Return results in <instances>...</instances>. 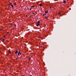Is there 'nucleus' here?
Masks as SVG:
<instances>
[{
    "label": "nucleus",
    "instance_id": "nucleus-1",
    "mask_svg": "<svg viewBox=\"0 0 76 76\" xmlns=\"http://www.w3.org/2000/svg\"><path fill=\"white\" fill-rule=\"evenodd\" d=\"M37 26H39V25L40 24L39 23H40V21L39 20H38L37 22Z\"/></svg>",
    "mask_w": 76,
    "mask_h": 76
},
{
    "label": "nucleus",
    "instance_id": "nucleus-2",
    "mask_svg": "<svg viewBox=\"0 0 76 76\" xmlns=\"http://www.w3.org/2000/svg\"><path fill=\"white\" fill-rule=\"evenodd\" d=\"M20 51H21V50H20V51L18 52V53L20 54H22V53H20Z\"/></svg>",
    "mask_w": 76,
    "mask_h": 76
},
{
    "label": "nucleus",
    "instance_id": "nucleus-3",
    "mask_svg": "<svg viewBox=\"0 0 76 76\" xmlns=\"http://www.w3.org/2000/svg\"><path fill=\"white\" fill-rule=\"evenodd\" d=\"M18 50H16L15 51V54H17V53H18Z\"/></svg>",
    "mask_w": 76,
    "mask_h": 76
},
{
    "label": "nucleus",
    "instance_id": "nucleus-4",
    "mask_svg": "<svg viewBox=\"0 0 76 76\" xmlns=\"http://www.w3.org/2000/svg\"><path fill=\"white\" fill-rule=\"evenodd\" d=\"M39 6H41V7H42V6H43L42 5V4H39Z\"/></svg>",
    "mask_w": 76,
    "mask_h": 76
},
{
    "label": "nucleus",
    "instance_id": "nucleus-5",
    "mask_svg": "<svg viewBox=\"0 0 76 76\" xmlns=\"http://www.w3.org/2000/svg\"><path fill=\"white\" fill-rule=\"evenodd\" d=\"M48 11H45V13H48Z\"/></svg>",
    "mask_w": 76,
    "mask_h": 76
},
{
    "label": "nucleus",
    "instance_id": "nucleus-6",
    "mask_svg": "<svg viewBox=\"0 0 76 76\" xmlns=\"http://www.w3.org/2000/svg\"><path fill=\"white\" fill-rule=\"evenodd\" d=\"M66 1L65 0H64L63 1V3H66Z\"/></svg>",
    "mask_w": 76,
    "mask_h": 76
},
{
    "label": "nucleus",
    "instance_id": "nucleus-7",
    "mask_svg": "<svg viewBox=\"0 0 76 76\" xmlns=\"http://www.w3.org/2000/svg\"><path fill=\"white\" fill-rule=\"evenodd\" d=\"M28 60H31V57H30L28 58Z\"/></svg>",
    "mask_w": 76,
    "mask_h": 76
},
{
    "label": "nucleus",
    "instance_id": "nucleus-8",
    "mask_svg": "<svg viewBox=\"0 0 76 76\" xmlns=\"http://www.w3.org/2000/svg\"><path fill=\"white\" fill-rule=\"evenodd\" d=\"M12 4V3H10L8 4V5H10Z\"/></svg>",
    "mask_w": 76,
    "mask_h": 76
},
{
    "label": "nucleus",
    "instance_id": "nucleus-9",
    "mask_svg": "<svg viewBox=\"0 0 76 76\" xmlns=\"http://www.w3.org/2000/svg\"><path fill=\"white\" fill-rule=\"evenodd\" d=\"M11 6H12V7L13 8V5H12V4H11Z\"/></svg>",
    "mask_w": 76,
    "mask_h": 76
},
{
    "label": "nucleus",
    "instance_id": "nucleus-10",
    "mask_svg": "<svg viewBox=\"0 0 76 76\" xmlns=\"http://www.w3.org/2000/svg\"><path fill=\"white\" fill-rule=\"evenodd\" d=\"M10 26H12V25H13V23H11L10 24Z\"/></svg>",
    "mask_w": 76,
    "mask_h": 76
},
{
    "label": "nucleus",
    "instance_id": "nucleus-11",
    "mask_svg": "<svg viewBox=\"0 0 76 76\" xmlns=\"http://www.w3.org/2000/svg\"><path fill=\"white\" fill-rule=\"evenodd\" d=\"M44 15H46V14L44 13L43 15V16H44Z\"/></svg>",
    "mask_w": 76,
    "mask_h": 76
},
{
    "label": "nucleus",
    "instance_id": "nucleus-12",
    "mask_svg": "<svg viewBox=\"0 0 76 76\" xmlns=\"http://www.w3.org/2000/svg\"><path fill=\"white\" fill-rule=\"evenodd\" d=\"M35 7V6H31V8H32V7Z\"/></svg>",
    "mask_w": 76,
    "mask_h": 76
},
{
    "label": "nucleus",
    "instance_id": "nucleus-13",
    "mask_svg": "<svg viewBox=\"0 0 76 76\" xmlns=\"http://www.w3.org/2000/svg\"><path fill=\"white\" fill-rule=\"evenodd\" d=\"M45 19H48V17H45Z\"/></svg>",
    "mask_w": 76,
    "mask_h": 76
},
{
    "label": "nucleus",
    "instance_id": "nucleus-14",
    "mask_svg": "<svg viewBox=\"0 0 76 76\" xmlns=\"http://www.w3.org/2000/svg\"><path fill=\"white\" fill-rule=\"evenodd\" d=\"M9 53H10V54H11V51H10L9 52Z\"/></svg>",
    "mask_w": 76,
    "mask_h": 76
},
{
    "label": "nucleus",
    "instance_id": "nucleus-15",
    "mask_svg": "<svg viewBox=\"0 0 76 76\" xmlns=\"http://www.w3.org/2000/svg\"><path fill=\"white\" fill-rule=\"evenodd\" d=\"M18 58H19V57H18L16 59V60H18Z\"/></svg>",
    "mask_w": 76,
    "mask_h": 76
},
{
    "label": "nucleus",
    "instance_id": "nucleus-16",
    "mask_svg": "<svg viewBox=\"0 0 76 76\" xmlns=\"http://www.w3.org/2000/svg\"><path fill=\"white\" fill-rule=\"evenodd\" d=\"M14 4H15V5H16V3H15Z\"/></svg>",
    "mask_w": 76,
    "mask_h": 76
},
{
    "label": "nucleus",
    "instance_id": "nucleus-17",
    "mask_svg": "<svg viewBox=\"0 0 76 76\" xmlns=\"http://www.w3.org/2000/svg\"><path fill=\"white\" fill-rule=\"evenodd\" d=\"M60 13H60V12H59L58 13V14H60Z\"/></svg>",
    "mask_w": 76,
    "mask_h": 76
},
{
    "label": "nucleus",
    "instance_id": "nucleus-18",
    "mask_svg": "<svg viewBox=\"0 0 76 76\" xmlns=\"http://www.w3.org/2000/svg\"><path fill=\"white\" fill-rule=\"evenodd\" d=\"M9 32H7V34H9Z\"/></svg>",
    "mask_w": 76,
    "mask_h": 76
},
{
    "label": "nucleus",
    "instance_id": "nucleus-19",
    "mask_svg": "<svg viewBox=\"0 0 76 76\" xmlns=\"http://www.w3.org/2000/svg\"><path fill=\"white\" fill-rule=\"evenodd\" d=\"M4 40H2V42H4Z\"/></svg>",
    "mask_w": 76,
    "mask_h": 76
},
{
    "label": "nucleus",
    "instance_id": "nucleus-20",
    "mask_svg": "<svg viewBox=\"0 0 76 76\" xmlns=\"http://www.w3.org/2000/svg\"><path fill=\"white\" fill-rule=\"evenodd\" d=\"M5 35L4 36H3V37L4 38V37H5Z\"/></svg>",
    "mask_w": 76,
    "mask_h": 76
},
{
    "label": "nucleus",
    "instance_id": "nucleus-21",
    "mask_svg": "<svg viewBox=\"0 0 76 76\" xmlns=\"http://www.w3.org/2000/svg\"><path fill=\"white\" fill-rule=\"evenodd\" d=\"M18 56H19V53H18Z\"/></svg>",
    "mask_w": 76,
    "mask_h": 76
},
{
    "label": "nucleus",
    "instance_id": "nucleus-22",
    "mask_svg": "<svg viewBox=\"0 0 76 76\" xmlns=\"http://www.w3.org/2000/svg\"><path fill=\"white\" fill-rule=\"evenodd\" d=\"M32 14H35V13H32Z\"/></svg>",
    "mask_w": 76,
    "mask_h": 76
},
{
    "label": "nucleus",
    "instance_id": "nucleus-23",
    "mask_svg": "<svg viewBox=\"0 0 76 76\" xmlns=\"http://www.w3.org/2000/svg\"><path fill=\"white\" fill-rule=\"evenodd\" d=\"M3 41H4V39H3Z\"/></svg>",
    "mask_w": 76,
    "mask_h": 76
},
{
    "label": "nucleus",
    "instance_id": "nucleus-24",
    "mask_svg": "<svg viewBox=\"0 0 76 76\" xmlns=\"http://www.w3.org/2000/svg\"><path fill=\"white\" fill-rule=\"evenodd\" d=\"M50 9H51V7H50Z\"/></svg>",
    "mask_w": 76,
    "mask_h": 76
},
{
    "label": "nucleus",
    "instance_id": "nucleus-25",
    "mask_svg": "<svg viewBox=\"0 0 76 76\" xmlns=\"http://www.w3.org/2000/svg\"><path fill=\"white\" fill-rule=\"evenodd\" d=\"M31 8H30V10H31Z\"/></svg>",
    "mask_w": 76,
    "mask_h": 76
},
{
    "label": "nucleus",
    "instance_id": "nucleus-26",
    "mask_svg": "<svg viewBox=\"0 0 76 76\" xmlns=\"http://www.w3.org/2000/svg\"><path fill=\"white\" fill-rule=\"evenodd\" d=\"M28 9H29L28 8Z\"/></svg>",
    "mask_w": 76,
    "mask_h": 76
},
{
    "label": "nucleus",
    "instance_id": "nucleus-27",
    "mask_svg": "<svg viewBox=\"0 0 76 76\" xmlns=\"http://www.w3.org/2000/svg\"><path fill=\"white\" fill-rule=\"evenodd\" d=\"M41 48H42V46H41Z\"/></svg>",
    "mask_w": 76,
    "mask_h": 76
},
{
    "label": "nucleus",
    "instance_id": "nucleus-28",
    "mask_svg": "<svg viewBox=\"0 0 76 76\" xmlns=\"http://www.w3.org/2000/svg\"><path fill=\"white\" fill-rule=\"evenodd\" d=\"M31 17V16H30V17Z\"/></svg>",
    "mask_w": 76,
    "mask_h": 76
},
{
    "label": "nucleus",
    "instance_id": "nucleus-29",
    "mask_svg": "<svg viewBox=\"0 0 76 76\" xmlns=\"http://www.w3.org/2000/svg\"><path fill=\"white\" fill-rule=\"evenodd\" d=\"M27 16V15H26V17Z\"/></svg>",
    "mask_w": 76,
    "mask_h": 76
},
{
    "label": "nucleus",
    "instance_id": "nucleus-30",
    "mask_svg": "<svg viewBox=\"0 0 76 76\" xmlns=\"http://www.w3.org/2000/svg\"><path fill=\"white\" fill-rule=\"evenodd\" d=\"M1 30H2V29H1Z\"/></svg>",
    "mask_w": 76,
    "mask_h": 76
}]
</instances>
